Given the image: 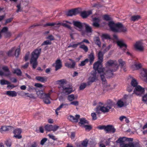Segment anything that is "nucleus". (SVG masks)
Segmentation results:
<instances>
[{
  "mask_svg": "<svg viewBox=\"0 0 147 147\" xmlns=\"http://www.w3.org/2000/svg\"><path fill=\"white\" fill-rule=\"evenodd\" d=\"M105 66L108 69L106 70L105 74L109 75V76H112L113 73L116 71L119 68V65L116 61L111 59L106 62Z\"/></svg>",
  "mask_w": 147,
  "mask_h": 147,
  "instance_id": "nucleus-1",
  "label": "nucleus"
},
{
  "mask_svg": "<svg viewBox=\"0 0 147 147\" xmlns=\"http://www.w3.org/2000/svg\"><path fill=\"white\" fill-rule=\"evenodd\" d=\"M108 25L111 31L114 32H125L126 28L121 23L115 24L113 21L109 22Z\"/></svg>",
  "mask_w": 147,
  "mask_h": 147,
  "instance_id": "nucleus-2",
  "label": "nucleus"
},
{
  "mask_svg": "<svg viewBox=\"0 0 147 147\" xmlns=\"http://www.w3.org/2000/svg\"><path fill=\"white\" fill-rule=\"evenodd\" d=\"M41 52V49L38 48L33 51L31 53L30 63L33 68L35 69L38 65L37 59Z\"/></svg>",
  "mask_w": 147,
  "mask_h": 147,
  "instance_id": "nucleus-3",
  "label": "nucleus"
},
{
  "mask_svg": "<svg viewBox=\"0 0 147 147\" xmlns=\"http://www.w3.org/2000/svg\"><path fill=\"white\" fill-rule=\"evenodd\" d=\"M58 82L60 83L58 86L59 92L66 95H68L73 92L72 88L66 84L64 80H59Z\"/></svg>",
  "mask_w": 147,
  "mask_h": 147,
  "instance_id": "nucleus-4",
  "label": "nucleus"
},
{
  "mask_svg": "<svg viewBox=\"0 0 147 147\" xmlns=\"http://www.w3.org/2000/svg\"><path fill=\"white\" fill-rule=\"evenodd\" d=\"M114 103L112 101L109 100L106 105L103 106H98L96 108V113L97 114L100 113L101 112L105 113L108 112L114 105Z\"/></svg>",
  "mask_w": 147,
  "mask_h": 147,
  "instance_id": "nucleus-5",
  "label": "nucleus"
},
{
  "mask_svg": "<svg viewBox=\"0 0 147 147\" xmlns=\"http://www.w3.org/2000/svg\"><path fill=\"white\" fill-rule=\"evenodd\" d=\"M101 62H102L98 61L95 63L93 65V68L95 71L98 70L100 75L101 74H102V73H103V74L106 75L105 73L104 72V69L101 67Z\"/></svg>",
  "mask_w": 147,
  "mask_h": 147,
  "instance_id": "nucleus-6",
  "label": "nucleus"
},
{
  "mask_svg": "<svg viewBox=\"0 0 147 147\" xmlns=\"http://www.w3.org/2000/svg\"><path fill=\"white\" fill-rule=\"evenodd\" d=\"M127 96V95H125L122 98L118 100L116 104L118 107L121 108L127 105L126 100Z\"/></svg>",
  "mask_w": 147,
  "mask_h": 147,
  "instance_id": "nucleus-7",
  "label": "nucleus"
},
{
  "mask_svg": "<svg viewBox=\"0 0 147 147\" xmlns=\"http://www.w3.org/2000/svg\"><path fill=\"white\" fill-rule=\"evenodd\" d=\"M144 91V89L140 86H136L134 91V93L138 96H140L143 94Z\"/></svg>",
  "mask_w": 147,
  "mask_h": 147,
  "instance_id": "nucleus-8",
  "label": "nucleus"
},
{
  "mask_svg": "<svg viewBox=\"0 0 147 147\" xmlns=\"http://www.w3.org/2000/svg\"><path fill=\"white\" fill-rule=\"evenodd\" d=\"M133 140V139L131 138H127L125 137H120L116 141V142L119 143L120 146H121L126 141H132Z\"/></svg>",
  "mask_w": 147,
  "mask_h": 147,
  "instance_id": "nucleus-9",
  "label": "nucleus"
},
{
  "mask_svg": "<svg viewBox=\"0 0 147 147\" xmlns=\"http://www.w3.org/2000/svg\"><path fill=\"white\" fill-rule=\"evenodd\" d=\"M80 8H77L69 11L67 12V16H72L73 15H76L80 13Z\"/></svg>",
  "mask_w": 147,
  "mask_h": 147,
  "instance_id": "nucleus-10",
  "label": "nucleus"
},
{
  "mask_svg": "<svg viewBox=\"0 0 147 147\" xmlns=\"http://www.w3.org/2000/svg\"><path fill=\"white\" fill-rule=\"evenodd\" d=\"M52 92V91H50L48 94H45L43 97L42 98L43 99V100L45 103L49 104L50 103V99L51 98L50 95Z\"/></svg>",
  "mask_w": 147,
  "mask_h": 147,
  "instance_id": "nucleus-11",
  "label": "nucleus"
},
{
  "mask_svg": "<svg viewBox=\"0 0 147 147\" xmlns=\"http://www.w3.org/2000/svg\"><path fill=\"white\" fill-rule=\"evenodd\" d=\"M106 76L109 77V75H107V74H106V75L103 74V73H102V74H101L100 75L101 79L102 81V84H103V87L105 88H107V87H109L110 86V85H108L106 81V79H105V76Z\"/></svg>",
  "mask_w": 147,
  "mask_h": 147,
  "instance_id": "nucleus-12",
  "label": "nucleus"
},
{
  "mask_svg": "<svg viewBox=\"0 0 147 147\" xmlns=\"http://www.w3.org/2000/svg\"><path fill=\"white\" fill-rule=\"evenodd\" d=\"M80 116L78 115H76L75 117L71 115H69L68 117V119L73 122L77 123L78 122V119L80 118Z\"/></svg>",
  "mask_w": 147,
  "mask_h": 147,
  "instance_id": "nucleus-13",
  "label": "nucleus"
},
{
  "mask_svg": "<svg viewBox=\"0 0 147 147\" xmlns=\"http://www.w3.org/2000/svg\"><path fill=\"white\" fill-rule=\"evenodd\" d=\"M73 23L74 26L77 28L76 29L79 31H81L82 29L83 26H84L83 23L82 24L79 21H74Z\"/></svg>",
  "mask_w": 147,
  "mask_h": 147,
  "instance_id": "nucleus-14",
  "label": "nucleus"
},
{
  "mask_svg": "<svg viewBox=\"0 0 147 147\" xmlns=\"http://www.w3.org/2000/svg\"><path fill=\"white\" fill-rule=\"evenodd\" d=\"M116 129L112 125H108L106 126L105 131L108 133H114Z\"/></svg>",
  "mask_w": 147,
  "mask_h": 147,
  "instance_id": "nucleus-15",
  "label": "nucleus"
},
{
  "mask_svg": "<svg viewBox=\"0 0 147 147\" xmlns=\"http://www.w3.org/2000/svg\"><path fill=\"white\" fill-rule=\"evenodd\" d=\"M88 143V140L85 139L84 140L76 144V146L79 147H86L87 146Z\"/></svg>",
  "mask_w": 147,
  "mask_h": 147,
  "instance_id": "nucleus-16",
  "label": "nucleus"
},
{
  "mask_svg": "<svg viewBox=\"0 0 147 147\" xmlns=\"http://www.w3.org/2000/svg\"><path fill=\"white\" fill-rule=\"evenodd\" d=\"M79 125L82 127L86 124H88V122L84 118H81L79 122Z\"/></svg>",
  "mask_w": 147,
  "mask_h": 147,
  "instance_id": "nucleus-17",
  "label": "nucleus"
},
{
  "mask_svg": "<svg viewBox=\"0 0 147 147\" xmlns=\"http://www.w3.org/2000/svg\"><path fill=\"white\" fill-rule=\"evenodd\" d=\"M135 47L137 49L140 51H142L143 50V47L142 44L140 42H137L134 45Z\"/></svg>",
  "mask_w": 147,
  "mask_h": 147,
  "instance_id": "nucleus-18",
  "label": "nucleus"
},
{
  "mask_svg": "<svg viewBox=\"0 0 147 147\" xmlns=\"http://www.w3.org/2000/svg\"><path fill=\"white\" fill-rule=\"evenodd\" d=\"M55 70L57 71L60 69L62 66V62L61 60L59 59H58L55 61Z\"/></svg>",
  "mask_w": 147,
  "mask_h": 147,
  "instance_id": "nucleus-19",
  "label": "nucleus"
},
{
  "mask_svg": "<svg viewBox=\"0 0 147 147\" xmlns=\"http://www.w3.org/2000/svg\"><path fill=\"white\" fill-rule=\"evenodd\" d=\"M69 59L71 61L72 64H71L70 63H65V66L69 68H74L75 65V62L74 60L71 59Z\"/></svg>",
  "mask_w": 147,
  "mask_h": 147,
  "instance_id": "nucleus-20",
  "label": "nucleus"
},
{
  "mask_svg": "<svg viewBox=\"0 0 147 147\" xmlns=\"http://www.w3.org/2000/svg\"><path fill=\"white\" fill-rule=\"evenodd\" d=\"M13 128V127L10 126H3L0 128V131L3 133L5 131H9Z\"/></svg>",
  "mask_w": 147,
  "mask_h": 147,
  "instance_id": "nucleus-21",
  "label": "nucleus"
},
{
  "mask_svg": "<svg viewBox=\"0 0 147 147\" xmlns=\"http://www.w3.org/2000/svg\"><path fill=\"white\" fill-rule=\"evenodd\" d=\"M116 43L118 46L120 48H122L123 47H127L126 45L124 43V41L122 39L117 40L116 41Z\"/></svg>",
  "mask_w": 147,
  "mask_h": 147,
  "instance_id": "nucleus-22",
  "label": "nucleus"
},
{
  "mask_svg": "<svg viewBox=\"0 0 147 147\" xmlns=\"http://www.w3.org/2000/svg\"><path fill=\"white\" fill-rule=\"evenodd\" d=\"M92 13L91 11H84L81 12V16L83 18H86Z\"/></svg>",
  "mask_w": 147,
  "mask_h": 147,
  "instance_id": "nucleus-23",
  "label": "nucleus"
},
{
  "mask_svg": "<svg viewBox=\"0 0 147 147\" xmlns=\"http://www.w3.org/2000/svg\"><path fill=\"white\" fill-rule=\"evenodd\" d=\"M88 58L89 61L90 62V65H91L94 62V53H91L88 55Z\"/></svg>",
  "mask_w": 147,
  "mask_h": 147,
  "instance_id": "nucleus-24",
  "label": "nucleus"
},
{
  "mask_svg": "<svg viewBox=\"0 0 147 147\" xmlns=\"http://www.w3.org/2000/svg\"><path fill=\"white\" fill-rule=\"evenodd\" d=\"M36 80L42 82H45L47 81V78L44 76H36L35 78Z\"/></svg>",
  "mask_w": 147,
  "mask_h": 147,
  "instance_id": "nucleus-25",
  "label": "nucleus"
},
{
  "mask_svg": "<svg viewBox=\"0 0 147 147\" xmlns=\"http://www.w3.org/2000/svg\"><path fill=\"white\" fill-rule=\"evenodd\" d=\"M83 26L85 28L86 31L88 33H91L92 32V28L88 24L86 23H83Z\"/></svg>",
  "mask_w": 147,
  "mask_h": 147,
  "instance_id": "nucleus-26",
  "label": "nucleus"
},
{
  "mask_svg": "<svg viewBox=\"0 0 147 147\" xmlns=\"http://www.w3.org/2000/svg\"><path fill=\"white\" fill-rule=\"evenodd\" d=\"M92 74V76H90L89 78V80L90 82H93L97 80V77L96 76V74L95 73Z\"/></svg>",
  "mask_w": 147,
  "mask_h": 147,
  "instance_id": "nucleus-27",
  "label": "nucleus"
},
{
  "mask_svg": "<svg viewBox=\"0 0 147 147\" xmlns=\"http://www.w3.org/2000/svg\"><path fill=\"white\" fill-rule=\"evenodd\" d=\"M6 94L9 96L11 97H15L17 95V93L15 91H7Z\"/></svg>",
  "mask_w": 147,
  "mask_h": 147,
  "instance_id": "nucleus-28",
  "label": "nucleus"
},
{
  "mask_svg": "<svg viewBox=\"0 0 147 147\" xmlns=\"http://www.w3.org/2000/svg\"><path fill=\"white\" fill-rule=\"evenodd\" d=\"M38 144L36 142H34L32 143H28L27 147H38Z\"/></svg>",
  "mask_w": 147,
  "mask_h": 147,
  "instance_id": "nucleus-29",
  "label": "nucleus"
},
{
  "mask_svg": "<svg viewBox=\"0 0 147 147\" xmlns=\"http://www.w3.org/2000/svg\"><path fill=\"white\" fill-rule=\"evenodd\" d=\"M81 44V43L78 42L77 43L75 44L74 42H72L70 43L69 45L68 46V48L72 47L73 48L75 49L76 48L78 45Z\"/></svg>",
  "mask_w": 147,
  "mask_h": 147,
  "instance_id": "nucleus-30",
  "label": "nucleus"
},
{
  "mask_svg": "<svg viewBox=\"0 0 147 147\" xmlns=\"http://www.w3.org/2000/svg\"><path fill=\"white\" fill-rule=\"evenodd\" d=\"M104 54L102 52L100 51L98 53V61L102 62L103 59V56Z\"/></svg>",
  "mask_w": 147,
  "mask_h": 147,
  "instance_id": "nucleus-31",
  "label": "nucleus"
},
{
  "mask_svg": "<svg viewBox=\"0 0 147 147\" xmlns=\"http://www.w3.org/2000/svg\"><path fill=\"white\" fill-rule=\"evenodd\" d=\"M94 41L95 43L99 47L101 46V43L99 38L98 37H96L94 38Z\"/></svg>",
  "mask_w": 147,
  "mask_h": 147,
  "instance_id": "nucleus-32",
  "label": "nucleus"
},
{
  "mask_svg": "<svg viewBox=\"0 0 147 147\" xmlns=\"http://www.w3.org/2000/svg\"><path fill=\"white\" fill-rule=\"evenodd\" d=\"M141 67V64H135L133 65H132L131 66V68L133 70L138 69Z\"/></svg>",
  "mask_w": 147,
  "mask_h": 147,
  "instance_id": "nucleus-33",
  "label": "nucleus"
},
{
  "mask_svg": "<svg viewBox=\"0 0 147 147\" xmlns=\"http://www.w3.org/2000/svg\"><path fill=\"white\" fill-rule=\"evenodd\" d=\"M36 94L38 97L41 98H43L45 94L42 91H39L37 92Z\"/></svg>",
  "mask_w": 147,
  "mask_h": 147,
  "instance_id": "nucleus-34",
  "label": "nucleus"
},
{
  "mask_svg": "<svg viewBox=\"0 0 147 147\" xmlns=\"http://www.w3.org/2000/svg\"><path fill=\"white\" fill-rule=\"evenodd\" d=\"M13 73L16 74L18 76H21L22 74V72L21 70L18 69H14Z\"/></svg>",
  "mask_w": 147,
  "mask_h": 147,
  "instance_id": "nucleus-35",
  "label": "nucleus"
},
{
  "mask_svg": "<svg viewBox=\"0 0 147 147\" xmlns=\"http://www.w3.org/2000/svg\"><path fill=\"white\" fill-rule=\"evenodd\" d=\"M89 61V60L88 59H86L84 60L81 62L80 63L78 64L79 66H83L85 65L86 64L88 63Z\"/></svg>",
  "mask_w": 147,
  "mask_h": 147,
  "instance_id": "nucleus-36",
  "label": "nucleus"
},
{
  "mask_svg": "<svg viewBox=\"0 0 147 147\" xmlns=\"http://www.w3.org/2000/svg\"><path fill=\"white\" fill-rule=\"evenodd\" d=\"M131 86L135 88L136 86H138V83L136 80L134 79H133L131 82Z\"/></svg>",
  "mask_w": 147,
  "mask_h": 147,
  "instance_id": "nucleus-37",
  "label": "nucleus"
},
{
  "mask_svg": "<svg viewBox=\"0 0 147 147\" xmlns=\"http://www.w3.org/2000/svg\"><path fill=\"white\" fill-rule=\"evenodd\" d=\"M140 18V16L139 15L133 16L131 17V20L132 21H135L138 20Z\"/></svg>",
  "mask_w": 147,
  "mask_h": 147,
  "instance_id": "nucleus-38",
  "label": "nucleus"
},
{
  "mask_svg": "<svg viewBox=\"0 0 147 147\" xmlns=\"http://www.w3.org/2000/svg\"><path fill=\"white\" fill-rule=\"evenodd\" d=\"M119 65L121 66V68H123V66L125 65V62L123 61L122 59H119L118 60Z\"/></svg>",
  "mask_w": 147,
  "mask_h": 147,
  "instance_id": "nucleus-39",
  "label": "nucleus"
},
{
  "mask_svg": "<svg viewBox=\"0 0 147 147\" xmlns=\"http://www.w3.org/2000/svg\"><path fill=\"white\" fill-rule=\"evenodd\" d=\"M80 48L83 49L86 52H87L88 50V47L84 45H81L80 46Z\"/></svg>",
  "mask_w": 147,
  "mask_h": 147,
  "instance_id": "nucleus-40",
  "label": "nucleus"
},
{
  "mask_svg": "<svg viewBox=\"0 0 147 147\" xmlns=\"http://www.w3.org/2000/svg\"><path fill=\"white\" fill-rule=\"evenodd\" d=\"M22 130L20 128L16 129L13 131L14 135L20 134L22 133Z\"/></svg>",
  "mask_w": 147,
  "mask_h": 147,
  "instance_id": "nucleus-41",
  "label": "nucleus"
},
{
  "mask_svg": "<svg viewBox=\"0 0 147 147\" xmlns=\"http://www.w3.org/2000/svg\"><path fill=\"white\" fill-rule=\"evenodd\" d=\"M52 125H47L45 126V129L46 130L48 131H51Z\"/></svg>",
  "mask_w": 147,
  "mask_h": 147,
  "instance_id": "nucleus-42",
  "label": "nucleus"
},
{
  "mask_svg": "<svg viewBox=\"0 0 147 147\" xmlns=\"http://www.w3.org/2000/svg\"><path fill=\"white\" fill-rule=\"evenodd\" d=\"M0 84L2 85H4L5 84H10V82L8 81L3 79L0 80Z\"/></svg>",
  "mask_w": 147,
  "mask_h": 147,
  "instance_id": "nucleus-43",
  "label": "nucleus"
},
{
  "mask_svg": "<svg viewBox=\"0 0 147 147\" xmlns=\"http://www.w3.org/2000/svg\"><path fill=\"white\" fill-rule=\"evenodd\" d=\"M16 7L17 8V9L16 11L17 13H18L20 11H22V8L21 7V5L20 3L17 4L16 6Z\"/></svg>",
  "mask_w": 147,
  "mask_h": 147,
  "instance_id": "nucleus-44",
  "label": "nucleus"
},
{
  "mask_svg": "<svg viewBox=\"0 0 147 147\" xmlns=\"http://www.w3.org/2000/svg\"><path fill=\"white\" fill-rule=\"evenodd\" d=\"M67 99L71 101L75 99V98L73 94H71L68 96Z\"/></svg>",
  "mask_w": 147,
  "mask_h": 147,
  "instance_id": "nucleus-45",
  "label": "nucleus"
},
{
  "mask_svg": "<svg viewBox=\"0 0 147 147\" xmlns=\"http://www.w3.org/2000/svg\"><path fill=\"white\" fill-rule=\"evenodd\" d=\"M59 128V126L56 125L53 126L52 125L51 131L55 132Z\"/></svg>",
  "mask_w": 147,
  "mask_h": 147,
  "instance_id": "nucleus-46",
  "label": "nucleus"
},
{
  "mask_svg": "<svg viewBox=\"0 0 147 147\" xmlns=\"http://www.w3.org/2000/svg\"><path fill=\"white\" fill-rule=\"evenodd\" d=\"M61 25L63 26L64 27H66L69 29L71 30L72 28L69 25L66 24L65 23H61Z\"/></svg>",
  "mask_w": 147,
  "mask_h": 147,
  "instance_id": "nucleus-47",
  "label": "nucleus"
},
{
  "mask_svg": "<svg viewBox=\"0 0 147 147\" xmlns=\"http://www.w3.org/2000/svg\"><path fill=\"white\" fill-rule=\"evenodd\" d=\"M85 128L86 130L89 131L92 129L90 125H88V124H86L82 127Z\"/></svg>",
  "mask_w": 147,
  "mask_h": 147,
  "instance_id": "nucleus-48",
  "label": "nucleus"
},
{
  "mask_svg": "<svg viewBox=\"0 0 147 147\" xmlns=\"http://www.w3.org/2000/svg\"><path fill=\"white\" fill-rule=\"evenodd\" d=\"M69 105L67 103H62L60 105L62 108H66L68 107Z\"/></svg>",
  "mask_w": 147,
  "mask_h": 147,
  "instance_id": "nucleus-49",
  "label": "nucleus"
},
{
  "mask_svg": "<svg viewBox=\"0 0 147 147\" xmlns=\"http://www.w3.org/2000/svg\"><path fill=\"white\" fill-rule=\"evenodd\" d=\"M11 73L9 70L7 71H4L3 76H11Z\"/></svg>",
  "mask_w": 147,
  "mask_h": 147,
  "instance_id": "nucleus-50",
  "label": "nucleus"
},
{
  "mask_svg": "<svg viewBox=\"0 0 147 147\" xmlns=\"http://www.w3.org/2000/svg\"><path fill=\"white\" fill-rule=\"evenodd\" d=\"M24 95L26 96L27 97H30V98H34V95L32 94H29L28 93H26L25 92L24 93Z\"/></svg>",
  "mask_w": 147,
  "mask_h": 147,
  "instance_id": "nucleus-51",
  "label": "nucleus"
},
{
  "mask_svg": "<svg viewBox=\"0 0 147 147\" xmlns=\"http://www.w3.org/2000/svg\"><path fill=\"white\" fill-rule=\"evenodd\" d=\"M102 38H104L106 39H109L110 38L109 35L107 34H102Z\"/></svg>",
  "mask_w": 147,
  "mask_h": 147,
  "instance_id": "nucleus-52",
  "label": "nucleus"
},
{
  "mask_svg": "<svg viewBox=\"0 0 147 147\" xmlns=\"http://www.w3.org/2000/svg\"><path fill=\"white\" fill-rule=\"evenodd\" d=\"M86 84L85 83H83L81 84L80 87V90H83L84 89L86 86Z\"/></svg>",
  "mask_w": 147,
  "mask_h": 147,
  "instance_id": "nucleus-53",
  "label": "nucleus"
},
{
  "mask_svg": "<svg viewBox=\"0 0 147 147\" xmlns=\"http://www.w3.org/2000/svg\"><path fill=\"white\" fill-rule=\"evenodd\" d=\"M5 144L8 147H10L11 146V142L10 141L7 140L5 142Z\"/></svg>",
  "mask_w": 147,
  "mask_h": 147,
  "instance_id": "nucleus-54",
  "label": "nucleus"
},
{
  "mask_svg": "<svg viewBox=\"0 0 147 147\" xmlns=\"http://www.w3.org/2000/svg\"><path fill=\"white\" fill-rule=\"evenodd\" d=\"M20 53V49H16L15 51V55L16 57H18Z\"/></svg>",
  "mask_w": 147,
  "mask_h": 147,
  "instance_id": "nucleus-55",
  "label": "nucleus"
},
{
  "mask_svg": "<svg viewBox=\"0 0 147 147\" xmlns=\"http://www.w3.org/2000/svg\"><path fill=\"white\" fill-rule=\"evenodd\" d=\"M4 35L6 37H9L11 36V33L10 32L8 31L4 34Z\"/></svg>",
  "mask_w": 147,
  "mask_h": 147,
  "instance_id": "nucleus-56",
  "label": "nucleus"
},
{
  "mask_svg": "<svg viewBox=\"0 0 147 147\" xmlns=\"http://www.w3.org/2000/svg\"><path fill=\"white\" fill-rule=\"evenodd\" d=\"M8 31V28L7 27H5L3 28L1 32L4 33L5 34Z\"/></svg>",
  "mask_w": 147,
  "mask_h": 147,
  "instance_id": "nucleus-57",
  "label": "nucleus"
},
{
  "mask_svg": "<svg viewBox=\"0 0 147 147\" xmlns=\"http://www.w3.org/2000/svg\"><path fill=\"white\" fill-rule=\"evenodd\" d=\"M47 140V138H43L41 140L40 144L42 145H43Z\"/></svg>",
  "mask_w": 147,
  "mask_h": 147,
  "instance_id": "nucleus-58",
  "label": "nucleus"
},
{
  "mask_svg": "<svg viewBox=\"0 0 147 147\" xmlns=\"http://www.w3.org/2000/svg\"><path fill=\"white\" fill-rule=\"evenodd\" d=\"M13 18H10L9 19H7L5 21V22L4 24L5 25H6L7 24H8L11 22Z\"/></svg>",
  "mask_w": 147,
  "mask_h": 147,
  "instance_id": "nucleus-59",
  "label": "nucleus"
},
{
  "mask_svg": "<svg viewBox=\"0 0 147 147\" xmlns=\"http://www.w3.org/2000/svg\"><path fill=\"white\" fill-rule=\"evenodd\" d=\"M133 144L131 143L130 144H125L123 145V147H133Z\"/></svg>",
  "mask_w": 147,
  "mask_h": 147,
  "instance_id": "nucleus-60",
  "label": "nucleus"
},
{
  "mask_svg": "<svg viewBox=\"0 0 147 147\" xmlns=\"http://www.w3.org/2000/svg\"><path fill=\"white\" fill-rule=\"evenodd\" d=\"M70 104L73 105L75 106H77L79 105V102L77 101H74L70 103Z\"/></svg>",
  "mask_w": 147,
  "mask_h": 147,
  "instance_id": "nucleus-61",
  "label": "nucleus"
},
{
  "mask_svg": "<svg viewBox=\"0 0 147 147\" xmlns=\"http://www.w3.org/2000/svg\"><path fill=\"white\" fill-rule=\"evenodd\" d=\"M55 24L53 23H48L45 24L44 26L46 27L47 26H55Z\"/></svg>",
  "mask_w": 147,
  "mask_h": 147,
  "instance_id": "nucleus-62",
  "label": "nucleus"
},
{
  "mask_svg": "<svg viewBox=\"0 0 147 147\" xmlns=\"http://www.w3.org/2000/svg\"><path fill=\"white\" fill-rule=\"evenodd\" d=\"M29 55L30 52H28L26 53V54L25 55L24 58L25 61H26L28 60Z\"/></svg>",
  "mask_w": 147,
  "mask_h": 147,
  "instance_id": "nucleus-63",
  "label": "nucleus"
},
{
  "mask_svg": "<svg viewBox=\"0 0 147 147\" xmlns=\"http://www.w3.org/2000/svg\"><path fill=\"white\" fill-rule=\"evenodd\" d=\"M92 25L93 26L97 28L98 27L100 26L99 24L98 23L96 22H94L92 24Z\"/></svg>",
  "mask_w": 147,
  "mask_h": 147,
  "instance_id": "nucleus-64",
  "label": "nucleus"
}]
</instances>
